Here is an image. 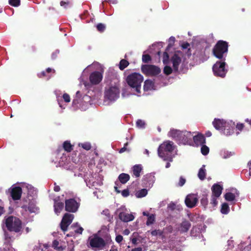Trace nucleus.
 <instances>
[{
	"mask_svg": "<svg viewBox=\"0 0 251 251\" xmlns=\"http://www.w3.org/2000/svg\"><path fill=\"white\" fill-rule=\"evenodd\" d=\"M3 222L8 231L19 233L23 230L22 221L18 217L14 216H8L4 217Z\"/></svg>",
	"mask_w": 251,
	"mask_h": 251,
	"instance_id": "nucleus-1",
	"label": "nucleus"
},
{
	"mask_svg": "<svg viewBox=\"0 0 251 251\" xmlns=\"http://www.w3.org/2000/svg\"><path fill=\"white\" fill-rule=\"evenodd\" d=\"M228 43L223 40H219L212 49L213 55L219 59L226 60L228 50Z\"/></svg>",
	"mask_w": 251,
	"mask_h": 251,
	"instance_id": "nucleus-2",
	"label": "nucleus"
},
{
	"mask_svg": "<svg viewBox=\"0 0 251 251\" xmlns=\"http://www.w3.org/2000/svg\"><path fill=\"white\" fill-rule=\"evenodd\" d=\"M159 157H171L174 153H176V146L172 141H166L162 143L158 148Z\"/></svg>",
	"mask_w": 251,
	"mask_h": 251,
	"instance_id": "nucleus-3",
	"label": "nucleus"
},
{
	"mask_svg": "<svg viewBox=\"0 0 251 251\" xmlns=\"http://www.w3.org/2000/svg\"><path fill=\"white\" fill-rule=\"evenodd\" d=\"M126 80L130 87L135 89L137 93L140 92L141 83L143 81V76L140 74L132 73L127 76Z\"/></svg>",
	"mask_w": 251,
	"mask_h": 251,
	"instance_id": "nucleus-4",
	"label": "nucleus"
},
{
	"mask_svg": "<svg viewBox=\"0 0 251 251\" xmlns=\"http://www.w3.org/2000/svg\"><path fill=\"white\" fill-rule=\"evenodd\" d=\"M221 61H218L213 66L212 70L215 75L224 77L227 73V70L225 69L226 60L220 59Z\"/></svg>",
	"mask_w": 251,
	"mask_h": 251,
	"instance_id": "nucleus-5",
	"label": "nucleus"
},
{
	"mask_svg": "<svg viewBox=\"0 0 251 251\" xmlns=\"http://www.w3.org/2000/svg\"><path fill=\"white\" fill-rule=\"evenodd\" d=\"M113 243L111 238L104 241L102 238L98 236H95L90 241V245L92 248L103 249L106 244Z\"/></svg>",
	"mask_w": 251,
	"mask_h": 251,
	"instance_id": "nucleus-6",
	"label": "nucleus"
},
{
	"mask_svg": "<svg viewBox=\"0 0 251 251\" xmlns=\"http://www.w3.org/2000/svg\"><path fill=\"white\" fill-rule=\"evenodd\" d=\"M142 73L147 76H155L161 72L160 69L153 65L145 64L141 66Z\"/></svg>",
	"mask_w": 251,
	"mask_h": 251,
	"instance_id": "nucleus-7",
	"label": "nucleus"
},
{
	"mask_svg": "<svg viewBox=\"0 0 251 251\" xmlns=\"http://www.w3.org/2000/svg\"><path fill=\"white\" fill-rule=\"evenodd\" d=\"M120 89L117 86H111L105 89L104 97L110 100L114 101L119 97Z\"/></svg>",
	"mask_w": 251,
	"mask_h": 251,
	"instance_id": "nucleus-8",
	"label": "nucleus"
},
{
	"mask_svg": "<svg viewBox=\"0 0 251 251\" xmlns=\"http://www.w3.org/2000/svg\"><path fill=\"white\" fill-rule=\"evenodd\" d=\"M79 206V203L74 199H70L65 201V210L67 211L75 213L77 211Z\"/></svg>",
	"mask_w": 251,
	"mask_h": 251,
	"instance_id": "nucleus-9",
	"label": "nucleus"
},
{
	"mask_svg": "<svg viewBox=\"0 0 251 251\" xmlns=\"http://www.w3.org/2000/svg\"><path fill=\"white\" fill-rule=\"evenodd\" d=\"M74 218V216L73 214L67 213L64 214L60 223V227L63 231L67 230L68 227L72 222Z\"/></svg>",
	"mask_w": 251,
	"mask_h": 251,
	"instance_id": "nucleus-10",
	"label": "nucleus"
},
{
	"mask_svg": "<svg viewBox=\"0 0 251 251\" xmlns=\"http://www.w3.org/2000/svg\"><path fill=\"white\" fill-rule=\"evenodd\" d=\"M8 192L13 201H17L21 199L23 191L20 186H12L8 189Z\"/></svg>",
	"mask_w": 251,
	"mask_h": 251,
	"instance_id": "nucleus-11",
	"label": "nucleus"
},
{
	"mask_svg": "<svg viewBox=\"0 0 251 251\" xmlns=\"http://www.w3.org/2000/svg\"><path fill=\"white\" fill-rule=\"evenodd\" d=\"M178 143L183 145H191L193 143L191 132L186 130L182 131Z\"/></svg>",
	"mask_w": 251,
	"mask_h": 251,
	"instance_id": "nucleus-12",
	"label": "nucleus"
},
{
	"mask_svg": "<svg viewBox=\"0 0 251 251\" xmlns=\"http://www.w3.org/2000/svg\"><path fill=\"white\" fill-rule=\"evenodd\" d=\"M198 201V196L196 194L188 195L185 200L186 205L189 208H193L196 206Z\"/></svg>",
	"mask_w": 251,
	"mask_h": 251,
	"instance_id": "nucleus-13",
	"label": "nucleus"
},
{
	"mask_svg": "<svg viewBox=\"0 0 251 251\" xmlns=\"http://www.w3.org/2000/svg\"><path fill=\"white\" fill-rule=\"evenodd\" d=\"M103 75L99 71L92 72L89 76V80L93 85L99 84L102 80Z\"/></svg>",
	"mask_w": 251,
	"mask_h": 251,
	"instance_id": "nucleus-14",
	"label": "nucleus"
},
{
	"mask_svg": "<svg viewBox=\"0 0 251 251\" xmlns=\"http://www.w3.org/2000/svg\"><path fill=\"white\" fill-rule=\"evenodd\" d=\"M155 180V176L151 174H147L143 179L144 186L147 188H151Z\"/></svg>",
	"mask_w": 251,
	"mask_h": 251,
	"instance_id": "nucleus-15",
	"label": "nucleus"
},
{
	"mask_svg": "<svg viewBox=\"0 0 251 251\" xmlns=\"http://www.w3.org/2000/svg\"><path fill=\"white\" fill-rule=\"evenodd\" d=\"M212 124L217 130L223 129L224 127H228V125H229L225 120L217 118L214 119Z\"/></svg>",
	"mask_w": 251,
	"mask_h": 251,
	"instance_id": "nucleus-16",
	"label": "nucleus"
},
{
	"mask_svg": "<svg viewBox=\"0 0 251 251\" xmlns=\"http://www.w3.org/2000/svg\"><path fill=\"white\" fill-rule=\"evenodd\" d=\"M171 61L173 63V67L175 72L178 70L179 66L181 62V58L176 53H175L171 58Z\"/></svg>",
	"mask_w": 251,
	"mask_h": 251,
	"instance_id": "nucleus-17",
	"label": "nucleus"
},
{
	"mask_svg": "<svg viewBox=\"0 0 251 251\" xmlns=\"http://www.w3.org/2000/svg\"><path fill=\"white\" fill-rule=\"evenodd\" d=\"M74 149V145H72L70 141L66 140L63 143L62 147L58 148L57 151L59 152L62 150L67 152H71Z\"/></svg>",
	"mask_w": 251,
	"mask_h": 251,
	"instance_id": "nucleus-18",
	"label": "nucleus"
},
{
	"mask_svg": "<svg viewBox=\"0 0 251 251\" xmlns=\"http://www.w3.org/2000/svg\"><path fill=\"white\" fill-rule=\"evenodd\" d=\"M119 219L124 222H128L134 220V217L131 214H128L125 212H121L119 214Z\"/></svg>",
	"mask_w": 251,
	"mask_h": 251,
	"instance_id": "nucleus-19",
	"label": "nucleus"
},
{
	"mask_svg": "<svg viewBox=\"0 0 251 251\" xmlns=\"http://www.w3.org/2000/svg\"><path fill=\"white\" fill-rule=\"evenodd\" d=\"M223 188L220 185L215 183L211 187L212 195L215 197H219L222 192Z\"/></svg>",
	"mask_w": 251,
	"mask_h": 251,
	"instance_id": "nucleus-20",
	"label": "nucleus"
},
{
	"mask_svg": "<svg viewBox=\"0 0 251 251\" xmlns=\"http://www.w3.org/2000/svg\"><path fill=\"white\" fill-rule=\"evenodd\" d=\"M182 131L177 129H171L168 132V135L178 142Z\"/></svg>",
	"mask_w": 251,
	"mask_h": 251,
	"instance_id": "nucleus-21",
	"label": "nucleus"
},
{
	"mask_svg": "<svg viewBox=\"0 0 251 251\" xmlns=\"http://www.w3.org/2000/svg\"><path fill=\"white\" fill-rule=\"evenodd\" d=\"M192 140L197 145H202L205 143V139L204 135L201 133L193 136L192 135Z\"/></svg>",
	"mask_w": 251,
	"mask_h": 251,
	"instance_id": "nucleus-22",
	"label": "nucleus"
},
{
	"mask_svg": "<svg viewBox=\"0 0 251 251\" xmlns=\"http://www.w3.org/2000/svg\"><path fill=\"white\" fill-rule=\"evenodd\" d=\"M22 208L25 211H29L30 213H35L37 210V207L32 202H29L28 205H23L22 206Z\"/></svg>",
	"mask_w": 251,
	"mask_h": 251,
	"instance_id": "nucleus-23",
	"label": "nucleus"
},
{
	"mask_svg": "<svg viewBox=\"0 0 251 251\" xmlns=\"http://www.w3.org/2000/svg\"><path fill=\"white\" fill-rule=\"evenodd\" d=\"M54 212L58 214L60 213L64 208V204L62 202H59L56 200H54Z\"/></svg>",
	"mask_w": 251,
	"mask_h": 251,
	"instance_id": "nucleus-24",
	"label": "nucleus"
},
{
	"mask_svg": "<svg viewBox=\"0 0 251 251\" xmlns=\"http://www.w3.org/2000/svg\"><path fill=\"white\" fill-rule=\"evenodd\" d=\"M143 170L142 165L141 164H137L133 166L132 167V172L133 175L136 177H139L140 176V173Z\"/></svg>",
	"mask_w": 251,
	"mask_h": 251,
	"instance_id": "nucleus-25",
	"label": "nucleus"
},
{
	"mask_svg": "<svg viewBox=\"0 0 251 251\" xmlns=\"http://www.w3.org/2000/svg\"><path fill=\"white\" fill-rule=\"evenodd\" d=\"M191 223L186 220L183 221L180 225V231L181 232H186L191 227Z\"/></svg>",
	"mask_w": 251,
	"mask_h": 251,
	"instance_id": "nucleus-26",
	"label": "nucleus"
},
{
	"mask_svg": "<svg viewBox=\"0 0 251 251\" xmlns=\"http://www.w3.org/2000/svg\"><path fill=\"white\" fill-rule=\"evenodd\" d=\"M66 160L67 158H54L52 162L56 167H63L65 164V161Z\"/></svg>",
	"mask_w": 251,
	"mask_h": 251,
	"instance_id": "nucleus-27",
	"label": "nucleus"
},
{
	"mask_svg": "<svg viewBox=\"0 0 251 251\" xmlns=\"http://www.w3.org/2000/svg\"><path fill=\"white\" fill-rule=\"evenodd\" d=\"M154 87V82L151 80H146L144 82V90L145 91L151 90Z\"/></svg>",
	"mask_w": 251,
	"mask_h": 251,
	"instance_id": "nucleus-28",
	"label": "nucleus"
},
{
	"mask_svg": "<svg viewBox=\"0 0 251 251\" xmlns=\"http://www.w3.org/2000/svg\"><path fill=\"white\" fill-rule=\"evenodd\" d=\"M129 175L125 173L121 174L118 177L120 182L122 184L126 183L129 180Z\"/></svg>",
	"mask_w": 251,
	"mask_h": 251,
	"instance_id": "nucleus-29",
	"label": "nucleus"
},
{
	"mask_svg": "<svg viewBox=\"0 0 251 251\" xmlns=\"http://www.w3.org/2000/svg\"><path fill=\"white\" fill-rule=\"evenodd\" d=\"M205 166L204 165H202V167L199 170L198 175L199 178L201 180H204L206 176V170L204 169Z\"/></svg>",
	"mask_w": 251,
	"mask_h": 251,
	"instance_id": "nucleus-30",
	"label": "nucleus"
},
{
	"mask_svg": "<svg viewBox=\"0 0 251 251\" xmlns=\"http://www.w3.org/2000/svg\"><path fill=\"white\" fill-rule=\"evenodd\" d=\"M207 196V194L206 192H204L201 199V203L204 208H206L208 203Z\"/></svg>",
	"mask_w": 251,
	"mask_h": 251,
	"instance_id": "nucleus-31",
	"label": "nucleus"
},
{
	"mask_svg": "<svg viewBox=\"0 0 251 251\" xmlns=\"http://www.w3.org/2000/svg\"><path fill=\"white\" fill-rule=\"evenodd\" d=\"M234 132L233 127L230 126L228 125V127H224L223 128V133L226 136H229Z\"/></svg>",
	"mask_w": 251,
	"mask_h": 251,
	"instance_id": "nucleus-32",
	"label": "nucleus"
},
{
	"mask_svg": "<svg viewBox=\"0 0 251 251\" xmlns=\"http://www.w3.org/2000/svg\"><path fill=\"white\" fill-rule=\"evenodd\" d=\"M148 194V191L146 189H142L138 191L136 193V196L137 198H140L146 196Z\"/></svg>",
	"mask_w": 251,
	"mask_h": 251,
	"instance_id": "nucleus-33",
	"label": "nucleus"
},
{
	"mask_svg": "<svg viewBox=\"0 0 251 251\" xmlns=\"http://www.w3.org/2000/svg\"><path fill=\"white\" fill-rule=\"evenodd\" d=\"M229 211V207L227 203H224L222 205L221 212L222 214H227Z\"/></svg>",
	"mask_w": 251,
	"mask_h": 251,
	"instance_id": "nucleus-34",
	"label": "nucleus"
},
{
	"mask_svg": "<svg viewBox=\"0 0 251 251\" xmlns=\"http://www.w3.org/2000/svg\"><path fill=\"white\" fill-rule=\"evenodd\" d=\"M129 65V62L126 59H122L119 63V69L124 70Z\"/></svg>",
	"mask_w": 251,
	"mask_h": 251,
	"instance_id": "nucleus-35",
	"label": "nucleus"
},
{
	"mask_svg": "<svg viewBox=\"0 0 251 251\" xmlns=\"http://www.w3.org/2000/svg\"><path fill=\"white\" fill-rule=\"evenodd\" d=\"M225 199L227 201H231L235 200V196L234 194L231 192H228L225 195Z\"/></svg>",
	"mask_w": 251,
	"mask_h": 251,
	"instance_id": "nucleus-36",
	"label": "nucleus"
},
{
	"mask_svg": "<svg viewBox=\"0 0 251 251\" xmlns=\"http://www.w3.org/2000/svg\"><path fill=\"white\" fill-rule=\"evenodd\" d=\"M155 220V216L154 214H151L149 217L148 218V220L146 222V225L147 226H150L151 224H153Z\"/></svg>",
	"mask_w": 251,
	"mask_h": 251,
	"instance_id": "nucleus-37",
	"label": "nucleus"
},
{
	"mask_svg": "<svg viewBox=\"0 0 251 251\" xmlns=\"http://www.w3.org/2000/svg\"><path fill=\"white\" fill-rule=\"evenodd\" d=\"M78 146L82 147L83 149L89 151L91 149V145L89 142H85L83 143H79Z\"/></svg>",
	"mask_w": 251,
	"mask_h": 251,
	"instance_id": "nucleus-38",
	"label": "nucleus"
},
{
	"mask_svg": "<svg viewBox=\"0 0 251 251\" xmlns=\"http://www.w3.org/2000/svg\"><path fill=\"white\" fill-rule=\"evenodd\" d=\"M201 151L202 155H206L209 152V149L207 146L203 144L201 146Z\"/></svg>",
	"mask_w": 251,
	"mask_h": 251,
	"instance_id": "nucleus-39",
	"label": "nucleus"
},
{
	"mask_svg": "<svg viewBox=\"0 0 251 251\" xmlns=\"http://www.w3.org/2000/svg\"><path fill=\"white\" fill-rule=\"evenodd\" d=\"M37 75L39 78H43L46 77L47 80H49L51 77V75L48 74L45 71H43L42 72L38 73Z\"/></svg>",
	"mask_w": 251,
	"mask_h": 251,
	"instance_id": "nucleus-40",
	"label": "nucleus"
},
{
	"mask_svg": "<svg viewBox=\"0 0 251 251\" xmlns=\"http://www.w3.org/2000/svg\"><path fill=\"white\" fill-rule=\"evenodd\" d=\"M59 244V242L57 240H54L52 242V247L57 251H62L63 249L61 246H58Z\"/></svg>",
	"mask_w": 251,
	"mask_h": 251,
	"instance_id": "nucleus-41",
	"label": "nucleus"
},
{
	"mask_svg": "<svg viewBox=\"0 0 251 251\" xmlns=\"http://www.w3.org/2000/svg\"><path fill=\"white\" fill-rule=\"evenodd\" d=\"M96 28L100 32H103L106 29V26L102 23H99L96 25Z\"/></svg>",
	"mask_w": 251,
	"mask_h": 251,
	"instance_id": "nucleus-42",
	"label": "nucleus"
},
{
	"mask_svg": "<svg viewBox=\"0 0 251 251\" xmlns=\"http://www.w3.org/2000/svg\"><path fill=\"white\" fill-rule=\"evenodd\" d=\"M218 197H215V196H213L212 195L211 196V199L210 200V204L212 205V207L216 206L218 204V201H217V198H218Z\"/></svg>",
	"mask_w": 251,
	"mask_h": 251,
	"instance_id": "nucleus-43",
	"label": "nucleus"
},
{
	"mask_svg": "<svg viewBox=\"0 0 251 251\" xmlns=\"http://www.w3.org/2000/svg\"><path fill=\"white\" fill-rule=\"evenodd\" d=\"M151 60V58L149 54H143L142 55V61L144 63H148Z\"/></svg>",
	"mask_w": 251,
	"mask_h": 251,
	"instance_id": "nucleus-44",
	"label": "nucleus"
},
{
	"mask_svg": "<svg viewBox=\"0 0 251 251\" xmlns=\"http://www.w3.org/2000/svg\"><path fill=\"white\" fill-rule=\"evenodd\" d=\"M137 127L140 128H144L145 127V123L144 121L139 119L136 123Z\"/></svg>",
	"mask_w": 251,
	"mask_h": 251,
	"instance_id": "nucleus-45",
	"label": "nucleus"
},
{
	"mask_svg": "<svg viewBox=\"0 0 251 251\" xmlns=\"http://www.w3.org/2000/svg\"><path fill=\"white\" fill-rule=\"evenodd\" d=\"M164 73L166 75H169L172 73L173 70L170 66H166L164 68Z\"/></svg>",
	"mask_w": 251,
	"mask_h": 251,
	"instance_id": "nucleus-46",
	"label": "nucleus"
},
{
	"mask_svg": "<svg viewBox=\"0 0 251 251\" xmlns=\"http://www.w3.org/2000/svg\"><path fill=\"white\" fill-rule=\"evenodd\" d=\"M20 0H9V3L11 6L17 7L20 5Z\"/></svg>",
	"mask_w": 251,
	"mask_h": 251,
	"instance_id": "nucleus-47",
	"label": "nucleus"
},
{
	"mask_svg": "<svg viewBox=\"0 0 251 251\" xmlns=\"http://www.w3.org/2000/svg\"><path fill=\"white\" fill-rule=\"evenodd\" d=\"M102 214L105 215L108 218V221L111 222V220L113 219L112 216L111 215L110 212L108 209H105L103 211Z\"/></svg>",
	"mask_w": 251,
	"mask_h": 251,
	"instance_id": "nucleus-48",
	"label": "nucleus"
},
{
	"mask_svg": "<svg viewBox=\"0 0 251 251\" xmlns=\"http://www.w3.org/2000/svg\"><path fill=\"white\" fill-rule=\"evenodd\" d=\"M151 234L152 236H155L157 235L162 236L163 234V232L161 230H154L151 231Z\"/></svg>",
	"mask_w": 251,
	"mask_h": 251,
	"instance_id": "nucleus-49",
	"label": "nucleus"
},
{
	"mask_svg": "<svg viewBox=\"0 0 251 251\" xmlns=\"http://www.w3.org/2000/svg\"><path fill=\"white\" fill-rule=\"evenodd\" d=\"M169 56L168 53L166 51L164 52L163 54V63L165 64L168 63V61H169Z\"/></svg>",
	"mask_w": 251,
	"mask_h": 251,
	"instance_id": "nucleus-50",
	"label": "nucleus"
},
{
	"mask_svg": "<svg viewBox=\"0 0 251 251\" xmlns=\"http://www.w3.org/2000/svg\"><path fill=\"white\" fill-rule=\"evenodd\" d=\"M128 142H126L125 144L124 147L123 148H122L121 149H120L119 152L120 153H123L125 151L129 152L130 151V149L127 148V146H128Z\"/></svg>",
	"mask_w": 251,
	"mask_h": 251,
	"instance_id": "nucleus-51",
	"label": "nucleus"
},
{
	"mask_svg": "<svg viewBox=\"0 0 251 251\" xmlns=\"http://www.w3.org/2000/svg\"><path fill=\"white\" fill-rule=\"evenodd\" d=\"M235 155V153L234 151H225L223 154V157H230Z\"/></svg>",
	"mask_w": 251,
	"mask_h": 251,
	"instance_id": "nucleus-52",
	"label": "nucleus"
},
{
	"mask_svg": "<svg viewBox=\"0 0 251 251\" xmlns=\"http://www.w3.org/2000/svg\"><path fill=\"white\" fill-rule=\"evenodd\" d=\"M56 12V10H55V8L53 7H49L48 8V11L47 12V13L50 15L53 14L54 13Z\"/></svg>",
	"mask_w": 251,
	"mask_h": 251,
	"instance_id": "nucleus-53",
	"label": "nucleus"
},
{
	"mask_svg": "<svg viewBox=\"0 0 251 251\" xmlns=\"http://www.w3.org/2000/svg\"><path fill=\"white\" fill-rule=\"evenodd\" d=\"M64 100L66 102H69L71 100L69 94L64 93L62 96Z\"/></svg>",
	"mask_w": 251,
	"mask_h": 251,
	"instance_id": "nucleus-54",
	"label": "nucleus"
},
{
	"mask_svg": "<svg viewBox=\"0 0 251 251\" xmlns=\"http://www.w3.org/2000/svg\"><path fill=\"white\" fill-rule=\"evenodd\" d=\"M185 182H186V179L183 177L180 176L177 186H179V187H181L185 183Z\"/></svg>",
	"mask_w": 251,
	"mask_h": 251,
	"instance_id": "nucleus-55",
	"label": "nucleus"
},
{
	"mask_svg": "<svg viewBox=\"0 0 251 251\" xmlns=\"http://www.w3.org/2000/svg\"><path fill=\"white\" fill-rule=\"evenodd\" d=\"M121 193L122 196L124 197H127L129 195V191L128 189L123 190Z\"/></svg>",
	"mask_w": 251,
	"mask_h": 251,
	"instance_id": "nucleus-56",
	"label": "nucleus"
},
{
	"mask_svg": "<svg viewBox=\"0 0 251 251\" xmlns=\"http://www.w3.org/2000/svg\"><path fill=\"white\" fill-rule=\"evenodd\" d=\"M59 53V50H55L54 52H52V53L51 54V58L52 59H55L57 57Z\"/></svg>",
	"mask_w": 251,
	"mask_h": 251,
	"instance_id": "nucleus-57",
	"label": "nucleus"
},
{
	"mask_svg": "<svg viewBox=\"0 0 251 251\" xmlns=\"http://www.w3.org/2000/svg\"><path fill=\"white\" fill-rule=\"evenodd\" d=\"M123 240V237L121 235H118L116 236L115 240L118 243H121Z\"/></svg>",
	"mask_w": 251,
	"mask_h": 251,
	"instance_id": "nucleus-58",
	"label": "nucleus"
},
{
	"mask_svg": "<svg viewBox=\"0 0 251 251\" xmlns=\"http://www.w3.org/2000/svg\"><path fill=\"white\" fill-rule=\"evenodd\" d=\"M60 4L61 6H63L65 8H67V7L69 5L70 2L69 1H60Z\"/></svg>",
	"mask_w": 251,
	"mask_h": 251,
	"instance_id": "nucleus-59",
	"label": "nucleus"
},
{
	"mask_svg": "<svg viewBox=\"0 0 251 251\" xmlns=\"http://www.w3.org/2000/svg\"><path fill=\"white\" fill-rule=\"evenodd\" d=\"M244 127V124L240 123L237 124L236 126V128L240 131H241L243 129Z\"/></svg>",
	"mask_w": 251,
	"mask_h": 251,
	"instance_id": "nucleus-60",
	"label": "nucleus"
},
{
	"mask_svg": "<svg viewBox=\"0 0 251 251\" xmlns=\"http://www.w3.org/2000/svg\"><path fill=\"white\" fill-rule=\"evenodd\" d=\"M83 231V228L81 226H79L78 228L75 230V232L76 233L81 234Z\"/></svg>",
	"mask_w": 251,
	"mask_h": 251,
	"instance_id": "nucleus-61",
	"label": "nucleus"
},
{
	"mask_svg": "<svg viewBox=\"0 0 251 251\" xmlns=\"http://www.w3.org/2000/svg\"><path fill=\"white\" fill-rule=\"evenodd\" d=\"M115 186H114V189H115V191L117 192V193H120L121 192L120 190L118 189V185H119V183L117 181H116L115 182Z\"/></svg>",
	"mask_w": 251,
	"mask_h": 251,
	"instance_id": "nucleus-62",
	"label": "nucleus"
},
{
	"mask_svg": "<svg viewBox=\"0 0 251 251\" xmlns=\"http://www.w3.org/2000/svg\"><path fill=\"white\" fill-rule=\"evenodd\" d=\"M49 75V74H50V73H51L52 72H53V73H55V71L53 69H52L51 68H48L45 71Z\"/></svg>",
	"mask_w": 251,
	"mask_h": 251,
	"instance_id": "nucleus-63",
	"label": "nucleus"
},
{
	"mask_svg": "<svg viewBox=\"0 0 251 251\" xmlns=\"http://www.w3.org/2000/svg\"><path fill=\"white\" fill-rule=\"evenodd\" d=\"M189 46H190L189 44L188 43L186 42V43H184L182 44L181 45V47L183 49H186L188 48V47H189Z\"/></svg>",
	"mask_w": 251,
	"mask_h": 251,
	"instance_id": "nucleus-64",
	"label": "nucleus"
}]
</instances>
